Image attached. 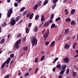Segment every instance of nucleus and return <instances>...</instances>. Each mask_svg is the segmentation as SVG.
<instances>
[{"mask_svg":"<svg viewBox=\"0 0 78 78\" xmlns=\"http://www.w3.org/2000/svg\"><path fill=\"white\" fill-rule=\"evenodd\" d=\"M27 11H25L24 14L23 15V16H24V15H25V14H27Z\"/></svg>","mask_w":78,"mask_h":78,"instance_id":"nucleus-57","label":"nucleus"},{"mask_svg":"<svg viewBox=\"0 0 78 78\" xmlns=\"http://www.w3.org/2000/svg\"><path fill=\"white\" fill-rule=\"evenodd\" d=\"M56 69V68L55 67H54L53 69V72H55V69Z\"/></svg>","mask_w":78,"mask_h":78,"instance_id":"nucleus-56","label":"nucleus"},{"mask_svg":"<svg viewBox=\"0 0 78 78\" xmlns=\"http://www.w3.org/2000/svg\"><path fill=\"white\" fill-rule=\"evenodd\" d=\"M11 59V58H8V59L6 61V62H5V63L6 62V64H9V62H10V60Z\"/></svg>","mask_w":78,"mask_h":78,"instance_id":"nucleus-11","label":"nucleus"},{"mask_svg":"<svg viewBox=\"0 0 78 78\" xmlns=\"http://www.w3.org/2000/svg\"><path fill=\"white\" fill-rule=\"evenodd\" d=\"M13 9V8L12 7L11 9H9L8 12L9 13H10V14H12V12H12V9Z\"/></svg>","mask_w":78,"mask_h":78,"instance_id":"nucleus-12","label":"nucleus"},{"mask_svg":"<svg viewBox=\"0 0 78 78\" xmlns=\"http://www.w3.org/2000/svg\"><path fill=\"white\" fill-rule=\"evenodd\" d=\"M58 1V0H54L53 1V3H54V4H55L56 3V2H57Z\"/></svg>","mask_w":78,"mask_h":78,"instance_id":"nucleus-41","label":"nucleus"},{"mask_svg":"<svg viewBox=\"0 0 78 78\" xmlns=\"http://www.w3.org/2000/svg\"><path fill=\"white\" fill-rule=\"evenodd\" d=\"M69 29H66L65 30V32L64 34H67L69 33Z\"/></svg>","mask_w":78,"mask_h":78,"instance_id":"nucleus-14","label":"nucleus"},{"mask_svg":"<svg viewBox=\"0 0 78 78\" xmlns=\"http://www.w3.org/2000/svg\"><path fill=\"white\" fill-rule=\"evenodd\" d=\"M41 27H42V24H40L39 25V27H40V28H41Z\"/></svg>","mask_w":78,"mask_h":78,"instance_id":"nucleus-63","label":"nucleus"},{"mask_svg":"<svg viewBox=\"0 0 78 78\" xmlns=\"http://www.w3.org/2000/svg\"><path fill=\"white\" fill-rule=\"evenodd\" d=\"M31 42L32 46H36L37 43V39L36 37H34L32 38Z\"/></svg>","mask_w":78,"mask_h":78,"instance_id":"nucleus-1","label":"nucleus"},{"mask_svg":"<svg viewBox=\"0 0 78 78\" xmlns=\"http://www.w3.org/2000/svg\"><path fill=\"white\" fill-rule=\"evenodd\" d=\"M25 9V7H23L20 10V12H22L24 9Z\"/></svg>","mask_w":78,"mask_h":78,"instance_id":"nucleus-32","label":"nucleus"},{"mask_svg":"<svg viewBox=\"0 0 78 78\" xmlns=\"http://www.w3.org/2000/svg\"><path fill=\"white\" fill-rule=\"evenodd\" d=\"M10 35H11L10 34H9L8 35V38H9V37H10Z\"/></svg>","mask_w":78,"mask_h":78,"instance_id":"nucleus-60","label":"nucleus"},{"mask_svg":"<svg viewBox=\"0 0 78 78\" xmlns=\"http://www.w3.org/2000/svg\"><path fill=\"white\" fill-rule=\"evenodd\" d=\"M12 53V51H9L8 52L9 54H10V53Z\"/></svg>","mask_w":78,"mask_h":78,"instance_id":"nucleus-64","label":"nucleus"},{"mask_svg":"<svg viewBox=\"0 0 78 78\" xmlns=\"http://www.w3.org/2000/svg\"><path fill=\"white\" fill-rule=\"evenodd\" d=\"M14 55L13 54H12L10 55V57L11 58H12L14 57Z\"/></svg>","mask_w":78,"mask_h":78,"instance_id":"nucleus-38","label":"nucleus"},{"mask_svg":"<svg viewBox=\"0 0 78 78\" xmlns=\"http://www.w3.org/2000/svg\"><path fill=\"white\" fill-rule=\"evenodd\" d=\"M45 20V18H44V15H42L41 17V22H44Z\"/></svg>","mask_w":78,"mask_h":78,"instance_id":"nucleus-9","label":"nucleus"},{"mask_svg":"<svg viewBox=\"0 0 78 78\" xmlns=\"http://www.w3.org/2000/svg\"><path fill=\"white\" fill-rule=\"evenodd\" d=\"M33 30L34 32H37L38 31V29H37V26H35L34 29H33Z\"/></svg>","mask_w":78,"mask_h":78,"instance_id":"nucleus-10","label":"nucleus"},{"mask_svg":"<svg viewBox=\"0 0 78 78\" xmlns=\"http://www.w3.org/2000/svg\"><path fill=\"white\" fill-rule=\"evenodd\" d=\"M55 41H52L50 47H51V48L53 47V46H54V45H55Z\"/></svg>","mask_w":78,"mask_h":78,"instance_id":"nucleus-8","label":"nucleus"},{"mask_svg":"<svg viewBox=\"0 0 78 78\" xmlns=\"http://www.w3.org/2000/svg\"><path fill=\"white\" fill-rule=\"evenodd\" d=\"M38 70H39V69H38V68H37L36 69V70L35 71V73H36L37 72V71H38Z\"/></svg>","mask_w":78,"mask_h":78,"instance_id":"nucleus-39","label":"nucleus"},{"mask_svg":"<svg viewBox=\"0 0 78 78\" xmlns=\"http://www.w3.org/2000/svg\"><path fill=\"white\" fill-rule=\"evenodd\" d=\"M16 20H12L10 23V25H14L15 24H16Z\"/></svg>","mask_w":78,"mask_h":78,"instance_id":"nucleus-6","label":"nucleus"},{"mask_svg":"<svg viewBox=\"0 0 78 78\" xmlns=\"http://www.w3.org/2000/svg\"><path fill=\"white\" fill-rule=\"evenodd\" d=\"M60 19H61V17H58L56 19L55 21L56 22H57V21H58V20H59Z\"/></svg>","mask_w":78,"mask_h":78,"instance_id":"nucleus-29","label":"nucleus"},{"mask_svg":"<svg viewBox=\"0 0 78 78\" xmlns=\"http://www.w3.org/2000/svg\"><path fill=\"white\" fill-rule=\"evenodd\" d=\"M5 39H2L0 42V44H4V42H5Z\"/></svg>","mask_w":78,"mask_h":78,"instance_id":"nucleus-21","label":"nucleus"},{"mask_svg":"<svg viewBox=\"0 0 78 78\" xmlns=\"http://www.w3.org/2000/svg\"><path fill=\"white\" fill-rule=\"evenodd\" d=\"M16 2H17L18 3H19L21 1H22V0H15Z\"/></svg>","mask_w":78,"mask_h":78,"instance_id":"nucleus-46","label":"nucleus"},{"mask_svg":"<svg viewBox=\"0 0 78 78\" xmlns=\"http://www.w3.org/2000/svg\"><path fill=\"white\" fill-rule=\"evenodd\" d=\"M5 64H6V61L5 62L3 63L1 66V68L2 69H3V68H4V67H5Z\"/></svg>","mask_w":78,"mask_h":78,"instance_id":"nucleus-20","label":"nucleus"},{"mask_svg":"<svg viewBox=\"0 0 78 78\" xmlns=\"http://www.w3.org/2000/svg\"><path fill=\"white\" fill-rule=\"evenodd\" d=\"M66 65H64L63 68L62 69V70L60 71V74L61 75H63L64 73L65 72L66 70Z\"/></svg>","mask_w":78,"mask_h":78,"instance_id":"nucleus-2","label":"nucleus"},{"mask_svg":"<svg viewBox=\"0 0 78 78\" xmlns=\"http://www.w3.org/2000/svg\"><path fill=\"white\" fill-rule=\"evenodd\" d=\"M61 66L60 64L57 65L56 66V68L57 69H59V68H60V67H61Z\"/></svg>","mask_w":78,"mask_h":78,"instance_id":"nucleus-33","label":"nucleus"},{"mask_svg":"<svg viewBox=\"0 0 78 78\" xmlns=\"http://www.w3.org/2000/svg\"><path fill=\"white\" fill-rule=\"evenodd\" d=\"M11 13H8L7 14V17H10V16H11Z\"/></svg>","mask_w":78,"mask_h":78,"instance_id":"nucleus-34","label":"nucleus"},{"mask_svg":"<svg viewBox=\"0 0 78 78\" xmlns=\"http://www.w3.org/2000/svg\"><path fill=\"white\" fill-rule=\"evenodd\" d=\"M48 35H49V32H48L46 33L44 35V40L45 41H46V39H47V38L48 37Z\"/></svg>","mask_w":78,"mask_h":78,"instance_id":"nucleus-4","label":"nucleus"},{"mask_svg":"<svg viewBox=\"0 0 78 78\" xmlns=\"http://www.w3.org/2000/svg\"><path fill=\"white\" fill-rule=\"evenodd\" d=\"M26 40V37H25L22 40V41H24Z\"/></svg>","mask_w":78,"mask_h":78,"instance_id":"nucleus-48","label":"nucleus"},{"mask_svg":"<svg viewBox=\"0 0 78 78\" xmlns=\"http://www.w3.org/2000/svg\"><path fill=\"white\" fill-rule=\"evenodd\" d=\"M9 75H7L5 76L4 78H9Z\"/></svg>","mask_w":78,"mask_h":78,"instance_id":"nucleus-42","label":"nucleus"},{"mask_svg":"<svg viewBox=\"0 0 78 78\" xmlns=\"http://www.w3.org/2000/svg\"><path fill=\"white\" fill-rule=\"evenodd\" d=\"M5 26H6V23H5L3 24L2 25V27H5Z\"/></svg>","mask_w":78,"mask_h":78,"instance_id":"nucleus-44","label":"nucleus"},{"mask_svg":"<svg viewBox=\"0 0 78 78\" xmlns=\"http://www.w3.org/2000/svg\"><path fill=\"white\" fill-rule=\"evenodd\" d=\"M76 44H77V43H76V42H75L74 43L73 46V48H75Z\"/></svg>","mask_w":78,"mask_h":78,"instance_id":"nucleus-27","label":"nucleus"},{"mask_svg":"<svg viewBox=\"0 0 78 78\" xmlns=\"http://www.w3.org/2000/svg\"><path fill=\"white\" fill-rule=\"evenodd\" d=\"M75 9H73L71 10V14L72 15H73V14H74V13H75Z\"/></svg>","mask_w":78,"mask_h":78,"instance_id":"nucleus-19","label":"nucleus"},{"mask_svg":"<svg viewBox=\"0 0 78 78\" xmlns=\"http://www.w3.org/2000/svg\"><path fill=\"white\" fill-rule=\"evenodd\" d=\"M48 0L45 1L44 2V3L43 4L44 5H47V4L48 3Z\"/></svg>","mask_w":78,"mask_h":78,"instance_id":"nucleus-22","label":"nucleus"},{"mask_svg":"<svg viewBox=\"0 0 78 78\" xmlns=\"http://www.w3.org/2000/svg\"><path fill=\"white\" fill-rule=\"evenodd\" d=\"M14 5L16 7H17V6H18V3H17V2H16L14 4Z\"/></svg>","mask_w":78,"mask_h":78,"instance_id":"nucleus-40","label":"nucleus"},{"mask_svg":"<svg viewBox=\"0 0 78 78\" xmlns=\"http://www.w3.org/2000/svg\"><path fill=\"white\" fill-rule=\"evenodd\" d=\"M30 14L29 13H28L26 17H27L28 18L30 17Z\"/></svg>","mask_w":78,"mask_h":78,"instance_id":"nucleus-52","label":"nucleus"},{"mask_svg":"<svg viewBox=\"0 0 78 78\" xmlns=\"http://www.w3.org/2000/svg\"><path fill=\"white\" fill-rule=\"evenodd\" d=\"M38 61V58H36L35 61V62H37Z\"/></svg>","mask_w":78,"mask_h":78,"instance_id":"nucleus-49","label":"nucleus"},{"mask_svg":"<svg viewBox=\"0 0 78 78\" xmlns=\"http://www.w3.org/2000/svg\"><path fill=\"white\" fill-rule=\"evenodd\" d=\"M70 44H66L64 46V48L66 49H68L69 47H70Z\"/></svg>","mask_w":78,"mask_h":78,"instance_id":"nucleus-7","label":"nucleus"},{"mask_svg":"<svg viewBox=\"0 0 78 78\" xmlns=\"http://www.w3.org/2000/svg\"><path fill=\"white\" fill-rule=\"evenodd\" d=\"M71 24L72 25H75L76 24L75 22V21L73 20L71 22Z\"/></svg>","mask_w":78,"mask_h":78,"instance_id":"nucleus-17","label":"nucleus"},{"mask_svg":"<svg viewBox=\"0 0 78 78\" xmlns=\"http://www.w3.org/2000/svg\"><path fill=\"white\" fill-rule=\"evenodd\" d=\"M66 73H69V69H67L66 72Z\"/></svg>","mask_w":78,"mask_h":78,"instance_id":"nucleus-51","label":"nucleus"},{"mask_svg":"<svg viewBox=\"0 0 78 78\" xmlns=\"http://www.w3.org/2000/svg\"><path fill=\"white\" fill-rule=\"evenodd\" d=\"M38 8V5H36L34 7L33 9L34 11H36L37 9Z\"/></svg>","mask_w":78,"mask_h":78,"instance_id":"nucleus-13","label":"nucleus"},{"mask_svg":"<svg viewBox=\"0 0 78 78\" xmlns=\"http://www.w3.org/2000/svg\"><path fill=\"white\" fill-rule=\"evenodd\" d=\"M20 19V16H19L17 17L16 18V22H18Z\"/></svg>","mask_w":78,"mask_h":78,"instance_id":"nucleus-23","label":"nucleus"},{"mask_svg":"<svg viewBox=\"0 0 78 78\" xmlns=\"http://www.w3.org/2000/svg\"><path fill=\"white\" fill-rule=\"evenodd\" d=\"M55 27V24H52L51 26V28H54V27Z\"/></svg>","mask_w":78,"mask_h":78,"instance_id":"nucleus-35","label":"nucleus"},{"mask_svg":"<svg viewBox=\"0 0 78 78\" xmlns=\"http://www.w3.org/2000/svg\"><path fill=\"white\" fill-rule=\"evenodd\" d=\"M71 21V19H70V18H67L65 20V22H70Z\"/></svg>","mask_w":78,"mask_h":78,"instance_id":"nucleus-18","label":"nucleus"},{"mask_svg":"<svg viewBox=\"0 0 78 78\" xmlns=\"http://www.w3.org/2000/svg\"><path fill=\"white\" fill-rule=\"evenodd\" d=\"M64 61L66 63H68V62H69L70 60H69V58L66 57L64 59Z\"/></svg>","mask_w":78,"mask_h":78,"instance_id":"nucleus-5","label":"nucleus"},{"mask_svg":"<svg viewBox=\"0 0 78 78\" xmlns=\"http://www.w3.org/2000/svg\"><path fill=\"white\" fill-rule=\"evenodd\" d=\"M21 42V40H19L15 44V47L16 48H19V46H18V45H19V44H20Z\"/></svg>","mask_w":78,"mask_h":78,"instance_id":"nucleus-3","label":"nucleus"},{"mask_svg":"<svg viewBox=\"0 0 78 78\" xmlns=\"http://www.w3.org/2000/svg\"><path fill=\"white\" fill-rule=\"evenodd\" d=\"M56 6V4H54V5L52 6V9H55Z\"/></svg>","mask_w":78,"mask_h":78,"instance_id":"nucleus-31","label":"nucleus"},{"mask_svg":"<svg viewBox=\"0 0 78 78\" xmlns=\"http://www.w3.org/2000/svg\"><path fill=\"white\" fill-rule=\"evenodd\" d=\"M31 25H32L31 23H30L28 25L29 27H31Z\"/></svg>","mask_w":78,"mask_h":78,"instance_id":"nucleus-55","label":"nucleus"},{"mask_svg":"<svg viewBox=\"0 0 78 78\" xmlns=\"http://www.w3.org/2000/svg\"><path fill=\"white\" fill-rule=\"evenodd\" d=\"M20 36H21V34H18V35L17 36V37H20Z\"/></svg>","mask_w":78,"mask_h":78,"instance_id":"nucleus-54","label":"nucleus"},{"mask_svg":"<svg viewBox=\"0 0 78 78\" xmlns=\"http://www.w3.org/2000/svg\"><path fill=\"white\" fill-rule=\"evenodd\" d=\"M58 59V58H55L54 60V61L53 62L54 63H55V62H56L57 61V60Z\"/></svg>","mask_w":78,"mask_h":78,"instance_id":"nucleus-45","label":"nucleus"},{"mask_svg":"<svg viewBox=\"0 0 78 78\" xmlns=\"http://www.w3.org/2000/svg\"><path fill=\"white\" fill-rule=\"evenodd\" d=\"M49 25V23L48 22H47L45 23L43 25L44 27H47V26H48Z\"/></svg>","mask_w":78,"mask_h":78,"instance_id":"nucleus-15","label":"nucleus"},{"mask_svg":"<svg viewBox=\"0 0 78 78\" xmlns=\"http://www.w3.org/2000/svg\"><path fill=\"white\" fill-rule=\"evenodd\" d=\"M50 43V42H48V41H46L45 43V45H47V46L48 45V44H49V43Z\"/></svg>","mask_w":78,"mask_h":78,"instance_id":"nucleus-36","label":"nucleus"},{"mask_svg":"<svg viewBox=\"0 0 78 78\" xmlns=\"http://www.w3.org/2000/svg\"><path fill=\"white\" fill-rule=\"evenodd\" d=\"M27 48L28 47L27 46L26 47H24L23 48V50H26V51H27Z\"/></svg>","mask_w":78,"mask_h":78,"instance_id":"nucleus-43","label":"nucleus"},{"mask_svg":"<svg viewBox=\"0 0 78 78\" xmlns=\"http://www.w3.org/2000/svg\"><path fill=\"white\" fill-rule=\"evenodd\" d=\"M31 70H32V68H30V69H29L28 71V72H30V71H31Z\"/></svg>","mask_w":78,"mask_h":78,"instance_id":"nucleus-62","label":"nucleus"},{"mask_svg":"<svg viewBox=\"0 0 78 78\" xmlns=\"http://www.w3.org/2000/svg\"><path fill=\"white\" fill-rule=\"evenodd\" d=\"M73 75L74 77H76V73L75 72H74L73 73Z\"/></svg>","mask_w":78,"mask_h":78,"instance_id":"nucleus-24","label":"nucleus"},{"mask_svg":"<svg viewBox=\"0 0 78 78\" xmlns=\"http://www.w3.org/2000/svg\"><path fill=\"white\" fill-rule=\"evenodd\" d=\"M39 17V15H36L35 16V20H38Z\"/></svg>","mask_w":78,"mask_h":78,"instance_id":"nucleus-28","label":"nucleus"},{"mask_svg":"<svg viewBox=\"0 0 78 78\" xmlns=\"http://www.w3.org/2000/svg\"><path fill=\"white\" fill-rule=\"evenodd\" d=\"M67 1V0H63V3H66Z\"/></svg>","mask_w":78,"mask_h":78,"instance_id":"nucleus-58","label":"nucleus"},{"mask_svg":"<svg viewBox=\"0 0 78 78\" xmlns=\"http://www.w3.org/2000/svg\"><path fill=\"white\" fill-rule=\"evenodd\" d=\"M54 17V15H53V14H51V16L50 18L51 19H53Z\"/></svg>","mask_w":78,"mask_h":78,"instance_id":"nucleus-37","label":"nucleus"},{"mask_svg":"<svg viewBox=\"0 0 78 78\" xmlns=\"http://www.w3.org/2000/svg\"><path fill=\"white\" fill-rule=\"evenodd\" d=\"M33 16H34V13H33L30 15L29 16V19H33Z\"/></svg>","mask_w":78,"mask_h":78,"instance_id":"nucleus-16","label":"nucleus"},{"mask_svg":"<svg viewBox=\"0 0 78 78\" xmlns=\"http://www.w3.org/2000/svg\"><path fill=\"white\" fill-rule=\"evenodd\" d=\"M65 12H66L65 14L66 15H68V14H69V12H68V11L67 10V9H66L65 10Z\"/></svg>","mask_w":78,"mask_h":78,"instance_id":"nucleus-26","label":"nucleus"},{"mask_svg":"<svg viewBox=\"0 0 78 78\" xmlns=\"http://www.w3.org/2000/svg\"><path fill=\"white\" fill-rule=\"evenodd\" d=\"M28 75H29V73H27L24 74V76H28Z\"/></svg>","mask_w":78,"mask_h":78,"instance_id":"nucleus-47","label":"nucleus"},{"mask_svg":"<svg viewBox=\"0 0 78 78\" xmlns=\"http://www.w3.org/2000/svg\"><path fill=\"white\" fill-rule=\"evenodd\" d=\"M26 32L27 33V34L29 33V29L28 28H26Z\"/></svg>","mask_w":78,"mask_h":78,"instance_id":"nucleus-25","label":"nucleus"},{"mask_svg":"<svg viewBox=\"0 0 78 78\" xmlns=\"http://www.w3.org/2000/svg\"><path fill=\"white\" fill-rule=\"evenodd\" d=\"M76 53L78 54V50H77L76 51ZM78 54L76 56H75V57H78Z\"/></svg>","mask_w":78,"mask_h":78,"instance_id":"nucleus-53","label":"nucleus"},{"mask_svg":"<svg viewBox=\"0 0 78 78\" xmlns=\"http://www.w3.org/2000/svg\"><path fill=\"white\" fill-rule=\"evenodd\" d=\"M58 78H62V76L61 75H60L58 76Z\"/></svg>","mask_w":78,"mask_h":78,"instance_id":"nucleus-59","label":"nucleus"},{"mask_svg":"<svg viewBox=\"0 0 78 78\" xmlns=\"http://www.w3.org/2000/svg\"><path fill=\"white\" fill-rule=\"evenodd\" d=\"M45 58V56L44 55H43L41 58V61H42L44 59V58Z\"/></svg>","mask_w":78,"mask_h":78,"instance_id":"nucleus-30","label":"nucleus"},{"mask_svg":"<svg viewBox=\"0 0 78 78\" xmlns=\"http://www.w3.org/2000/svg\"><path fill=\"white\" fill-rule=\"evenodd\" d=\"M50 23H53V20H50L49 21V22Z\"/></svg>","mask_w":78,"mask_h":78,"instance_id":"nucleus-50","label":"nucleus"},{"mask_svg":"<svg viewBox=\"0 0 78 78\" xmlns=\"http://www.w3.org/2000/svg\"><path fill=\"white\" fill-rule=\"evenodd\" d=\"M23 21V20H21L19 22V23H21V22H22Z\"/></svg>","mask_w":78,"mask_h":78,"instance_id":"nucleus-61","label":"nucleus"}]
</instances>
